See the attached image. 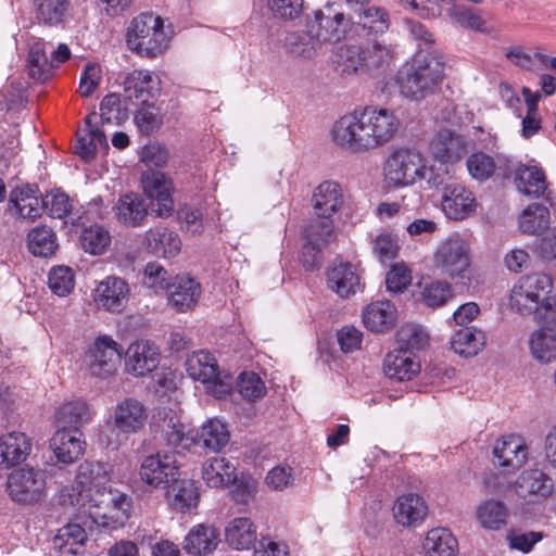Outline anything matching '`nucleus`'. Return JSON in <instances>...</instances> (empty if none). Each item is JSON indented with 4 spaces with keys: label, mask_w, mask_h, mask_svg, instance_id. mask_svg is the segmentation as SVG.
<instances>
[{
    "label": "nucleus",
    "mask_w": 556,
    "mask_h": 556,
    "mask_svg": "<svg viewBox=\"0 0 556 556\" xmlns=\"http://www.w3.org/2000/svg\"><path fill=\"white\" fill-rule=\"evenodd\" d=\"M397 318V309L388 300L376 301L367 305L363 312V321L372 332H386L394 327Z\"/></svg>",
    "instance_id": "nucleus-32"
},
{
    "label": "nucleus",
    "mask_w": 556,
    "mask_h": 556,
    "mask_svg": "<svg viewBox=\"0 0 556 556\" xmlns=\"http://www.w3.org/2000/svg\"><path fill=\"white\" fill-rule=\"evenodd\" d=\"M122 352L111 337H98L87 350L84 363L93 377L105 379L117 372Z\"/></svg>",
    "instance_id": "nucleus-8"
},
{
    "label": "nucleus",
    "mask_w": 556,
    "mask_h": 556,
    "mask_svg": "<svg viewBox=\"0 0 556 556\" xmlns=\"http://www.w3.org/2000/svg\"><path fill=\"white\" fill-rule=\"evenodd\" d=\"M92 116H96V113L86 117V128L77 134L75 144V152L85 161L92 160L99 149L109 148L105 134L91 125Z\"/></svg>",
    "instance_id": "nucleus-37"
},
{
    "label": "nucleus",
    "mask_w": 556,
    "mask_h": 556,
    "mask_svg": "<svg viewBox=\"0 0 556 556\" xmlns=\"http://www.w3.org/2000/svg\"><path fill=\"white\" fill-rule=\"evenodd\" d=\"M343 204L340 185L332 180L319 184L313 192L312 205L314 213L324 219H329Z\"/></svg>",
    "instance_id": "nucleus-26"
},
{
    "label": "nucleus",
    "mask_w": 556,
    "mask_h": 556,
    "mask_svg": "<svg viewBox=\"0 0 556 556\" xmlns=\"http://www.w3.org/2000/svg\"><path fill=\"white\" fill-rule=\"evenodd\" d=\"M530 350L535 359L546 364L556 359V333L548 328L534 331L530 338Z\"/></svg>",
    "instance_id": "nucleus-47"
},
{
    "label": "nucleus",
    "mask_w": 556,
    "mask_h": 556,
    "mask_svg": "<svg viewBox=\"0 0 556 556\" xmlns=\"http://www.w3.org/2000/svg\"><path fill=\"white\" fill-rule=\"evenodd\" d=\"M552 281L544 274H532L520 278L510 293V306L521 315L535 313L551 292Z\"/></svg>",
    "instance_id": "nucleus-7"
},
{
    "label": "nucleus",
    "mask_w": 556,
    "mask_h": 556,
    "mask_svg": "<svg viewBox=\"0 0 556 556\" xmlns=\"http://www.w3.org/2000/svg\"><path fill=\"white\" fill-rule=\"evenodd\" d=\"M336 63L342 75L351 76L365 70L363 47L342 46L336 54Z\"/></svg>",
    "instance_id": "nucleus-51"
},
{
    "label": "nucleus",
    "mask_w": 556,
    "mask_h": 556,
    "mask_svg": "<svg viewBox=\"0 0 556 556\" xmlns=\"http://www.w3.org/2000/svg\"><path fill=\"white\" fill-rule=\"evenodd\" d=\"M28 248L35 256L49 257L53 255L58 249L55 233L47 226L34 228L28 233Z\"/></svg>",
    "instance_id": "nucleus-49"
},
{
    "label": "nucleus",
    "mask_w": 556,
    "mask_h": 556,
    "mask_svg": "<svg viewBox=\"0 0 556 556\" xmlns=\"http://www.w3.org/2000/svg\"><path fill=\"white\" fill-rule=\"evenodd\" d=\"M359 113L366 132V146H369L370 151L387 144L396 135L400 121L392 111L365 108Z\"/></svg>",
    "instance_id": "nucleus-9"
},
{
    "label": "nucleus",
    "mask_w": 556,
    "mask_h": 556,
    "mask_svg": "<svg viewBox=\"0 0 556 556\" xmlns=\"http://www.w3.org/2000/svg\"><path fill=\"white\" fill-rule=\"evenodd\" d=\"M239 393L249 401H255L266 393V388L260 376L255 372H242L238 377Z\"/></svg>",
    "instance_id": "nucleus-63"
},
{
    "label": "nucleus",
    "mask_w": 556,
    "mask_h": 556,
    "mask_svg": "<svg viewBox=\"0 0 556 556\" xmlns=\"http://www.w3.org/2000/svg\"><path fill=\"white\" fill-rule=\"evenodd\" d=\"M152 428L169 446H188L193 438L186 433L185 425L180 421L178 415L172 409L162 408L153 416Z\"/></svg>",
    "instance_id": "nucleus-23"
},
{
    "label": "nucleus",
    "mask_w": 556,
    "mask_h": 556,
    "mask_svg": "<svg viewBox=\"0 0 556 556\" xmlns=\"http://www.w3.org/2000/svg\"><path fill=\"white\" fill-rule=\"evenodd\" d=\"M356 23L375 33H384L389 28V14L382 8L362 4L354 11Z\"/></svg>",
    "instance_id": "nucleus-50"
},
{
    "label": "nucleus",
    "mask_w": 556,
    "mask_h": 556,
    "mask_svg": "<svg viewBox=\"0 0 556 556\" xmlns=\"http://www.w3.org/2000/svg\"><path fill=\"white\" fill-rule=\"evenodd\" d=\"M365 70H379L389 66L392 60L390 47L380 42H370L363 48Z\"/></svg>",
    "instance_id": "nucleus-59"
},
{
    "label": "nucleus",
    "mask_w": 556,
    "mask_h": 556,
    "mask_svg": "<svg viewBox=\"0 0 556 556\" xmlns=\"http://www.w3.org/2000/svg\"><path fill=\"white\" fill-rule=\"evenodd\" d=\"M320 46L317 37L306 31L293 33L287 38L288 51L295 58L312 59Z\"/></svg>",
    "instance_id": "nucleus-53"
},
{
    "label": "nucleus",
    "mask_w": 556,
    "mask_h": 556,
    "mask_svg": "<svg viewBox=\"0 0 556 556\" xmlns=\"http://www.w3.org/2000/svg\"><path fill=\"white\" fill-rule=\"evenodd\" d=\"M160 80L149 71L135 70L124 80L125 97L131 102L147 105L160 94Z\"/></svg>",
    "instance_id": "nucleus-15"
},
{
    "label": "nucleus",
    "mask_w": 556,
    "mask_h": 556,
    "mask_svg": "<svg viewBox=\"0 0 556 556\" xmlns=\"http://www.w3.org/2000/svg\"><path fill=\"white\" fill-rule=\"evenodd\" d=\"M91 419L89 405L81 400H73L62 404L55 413L59 429L79 430Z\"/></svg>",
    "instance_id": "nucleus-38"
},
{
    "label": "nucleus",
    "mask_w": 556,
    "mask_h": 556,
    "mask_svg": "<svg viewBox=\"0 0 556 556\" xmlns=\"http://www.w3.org/2000/svg\"><path fill=\"white\" fill-rule=\"evenodd\" d=\"M159 364L160 351L151 341H136L126 351L125 367L127 372L135 377H143L152 372Z\"/></svg>",
    "instance_id": "nucleus-16"
},
{
    "label": "nucleus",
    "mask_w": 556,
    "mask_h": 556,
    "mask_svg": "<svg viewBox=\"0 0 556 556\" xmlns=\"http://www.w3.org/2000/svg\"><path fill=\"white\" fill-rule=\"evenodd\" d=\"M41 203L43 210L53 218H64L72 210L70 197L61 190L51 191L41 199Z\"/></svg>",
    "instance_id": "nucleus-62"
},
{
    "label": "nucleus",
    "mask_w": 556,
    "mask_h": 556,
    "mask_svg": "<svg viewBox=\"0 0 556 556\" xmlns=\"http://www.w3.org/2000/svg\"><path fill=\"white\" fill-rule=\"evenodd\" d=\"M110 476L111 467L108 464L86 460L77 468L76 482L78 486L93 493L96 509L90 510L92 522L116 529L129 519L132 502L127 494L106 486Z\"/></svg>",
    "instance_id": "nucleus-1"
},
{
    "label": "nucleus",
    "mask_w": 556,
    "mask_h": 556,
    "mask_svg": "<svg viewBox=\"0 0 556 556\" xmlns=\"http://www.w3.org/2000/svg\"><path fill=\"white\" fill-rule=\"evenodd\" d=\"M219 543V533L210 526H194L185 538L184 549L191 556H206Z\"/></svg>",
    "instance_id": "nucleus-34"
},
{
    "label": "nucleus",
    "mask_w": 556,
    "mask_h": 556,
    "mask_svg": "<svg viewBox=\"0 0 556 556\" xmlns=\"http://www.w3.org/2000/svg\"><path fill=\"white\" fill-rule=\"evenodd\" d=\"M422 168V155L415 150L397 149L390 154L384 164V175L393 186H407L418 180Z\"/></svg>",
    "instance_id": "nucleus-10"
},
{
    "label": "nucleus",
    "mask_w": 556,
    "mask_h": 556,
    "mask_svg": "<svg viewBox=\"0 0 556 556\" xmlns=\"http://www.w3.org/2000/svg\"><path fill=\"white\" fill-rule=\"evenodd\" d=\"M549 211L540 203L530 204L519 217V227L525 233L536 235L548 227Z\"/></svg>",
    "instance_id": "nucleus-48"
},
{
    "label": "nucleus",
    "mask_w": 556,
    "mask_h": 556,
    "mask_svg": "<svg viewBox=\"0 0 556 556\" xmlns=\"http://www.w3.org/2000/svg\"><path fill=\"white\" fill-rule=\"evenodd\" d=\"M140 245L152 255L170 258L179 253L181 241L175 231L164 225H156L143 232Z\"/></svg>",
    "instance_id": "nucleus-18"
},
{
    "label": "nucleus",
    "mask_w": 556,
    "mask_h": 556,
    "mask_svg": "<svg viewBox=\"0 0 556 556\" xmlns=\"http://www.w3.org/2000/svg\"><path fill=\"white\" fill-rule=\"evenodd\" d=\"M93 493L88 492L85 488L79 486V490L72 486H65L60 491V503L63 506H72L81 508L83 515H88L90 517V510H94L96 506L92 501Z\"/></svg>",
    "instance_id": "nucleus-56"
},
{
    "label": "nucleus",
    "mask_w": 556,
    "mask_h": 556,
    "mask_svg": "<svg viewBox=\"0 0 556 556\" xmlns=\"http://www.w3.org/2000/svg\"><path fill=\"white\" fill-rule=\"evenodd\" d=\"M396 337L400 344L399 350L406 352L421 350L428 342L427 332L419 325L415 324L403 325L397 330Z\"/></svg>",
    "instance_id": "nucleus-55"
},
{
    "label": "nucleus",
    "mask_w": 556,
    "mask_h": 556,
    "mask_svg": "<svg viewBox=\"0 0 556 556\" xmlns=\"http://www.w3.org/2000/svg\"><path fill=\"white\" fill-rule=\"evenodd\" d=\"M139 475L141 480L152 488H169L180 475L175 454L159 452L144 457Z\"/></svg>",
    "instance_id": "nucleus-11"
},
{
    "label": "nucleus",
    "mask_w": 556,
    "mask_h": 556,
    "mask_svg": "<svg viewBox=\"0 0 556 556\" xmlns=\"http://www.w3.org/2000/svg\"><path fill=\"white\" fill-rule=\"evenodd\" d=\"M130 295L128 283L116 276H108L96 288L94 302L99 307L112 313L121 312Z\"/></svg>",
    "instance_id": "nucleus-19"
},
{
    "label": "nucleus",
    "mask_w": 556,
    "mask_h": 556,
    "mask_svg": "<svg viewBox=\"0 0 556 556\" xmlns=\"http://www.w3.org/2000/svg\"><path fill=\"white\" fill-rule=\"evenodd\" d=\"M515 488L522 497L535 495L546 498L553 493L554 483L543 471L532 469L523 471L518 477Z\"/></svg>",
    "instance_id": "nucleus-40"
},
{
    "label": "nucleus",
    "mask_w": 556,
    "mask_h": 556,
    "mask_svg": "<svg viewBox=\"0 0 556 556\" xmlns=\"http://www.w3.org/2000/svg\"><path fill=\"white\" fill-rule=\"evenodd\" d=\"M451 348L460 356H476L485 344V336L481 330L475 328H463L457 330L451 338Z\"/></svg>",
    "instance_id": "nucleus-44"
},
{
    "label": "nucleus",
    "mask_w": 556,
    "mask_h": 556,
    "mask_svg": "<svg viewBox=\"0 0 556 556\" xmlns=\"http://www.w3.org/2000/svg\"><path fill=\"white\" fill-rule=\"evenodd\" d=\"M87 541V532L79 523H67L60 528L53 538V546L61 556H76L80 554Z\"/></svg>",
    "instance_id": "nucleus-39"
},
{
    "label": "nucleus",
    "mask_w": 556,
    "mask_h": 556,
    "mask_svg": "<svg viewBox=\"0 0 556 556\" xmlns=\"http://www.w3.org/2000/svg\"><path fill=\"white\" fill-rule=\"evenodd\" d=\"M31 444L23 432H8L0 437V467L11 468L26 459Z\"/></svg>",
    "instance_id": "nucleus-30"
},
{
    "label": "nucleus",
    "mask_w": 556,
    "mask_h": 556,
    "mask_svg": "<svg viewBox=\"0 0 556 556\" xmlns=\"http://www.w3.org/2000/svg\"><path fill=\"white\" fill-rule=\"evenodd\" d=\"M127 45L141 56L155 58L167 47L163 21L151 13L135 17L127 30Z\"/></svg>",
    "instance_id": "nucleus-4"
},
{
    "label": "nucleus",
    "mask_w": 556,
    "mask_h": 556,
    "mask_svg": "<svg viewBox=\"0 0 556 556\" xmlns=\"http://www.w3.org/2000/svg\"><path fill=\"white\" fill-rule=\"evenodd\" d=\"M7 491L16 503L37 504L47 495V473L39 467L24 465L9 475Z\"/></svg>",
    "instance_id": "nucleus-6"
},
{
    "label": "nucleus",
    "mask_w": 556,
    "mask_h": 556,
    "mask_svg": "<svg viewBox=\"0 0 556 556\" xmlns=\"http://www.w3.org/2000/svg\"><path fill=\"white\" fill-rule=\"evenodd\" d=\"M35 14L39 24L59 26L70 15V0H34Z\"/></svg>",
    "instance_id": "nucleus-43"
},
{
    "label": "nucleus",
    "mask_w": 556,
    "mask_h": 556,
    "mask_svg": "<svg viewBox=\"0 0 556 556\" xmlns=\"http://www.w3.org/2000/svg\"><path fill=\"white\" fill-rule=\"evenodd\" d=\"M475 516L479 526L484 530L498 531L507 525L509 511L502 501L489 498L477 505Z\"/></svg>",
    "instance_id": "nucleus-35"
},
{
    "label": "nucleus",
    "mask_w": 556,
    "mask_h": 556,
    "mask_svg": "<svg viewBox=\"0 0 556 556\" xmlns=\"http://www.w3.org/2000/svg\"><path fill=\"white\" fill-rule=\"evenodd\" d=\"M428 506L425 500L414 493L400 496L393 506V516L404 527H417L426 518Z\"/></svg>",
    "instance_id": "nucleus-29"
},
{
    "label": "nucleus",
    "mask_w": 556,
    "mask_h": 556,
    "mask_svg": "<svg viewBox=\"0 0 556 556\" xmlns=\"http://www.w3.org/2000/svg\"><path fill=\"white\" fill-rule=\"evenodd\" d=\"M365 134L359 112L343 115L334 123L331 130L333 141L353 153L370 151L369 146H366Z\"/></svg>",
    "instance_id": "nucleus-12"
},
{
    "label": "nucleus",
    "mask_w": 556,
    "mask_h": 556,
    "mask_svg": "<svg viewBox=\"0 0 556 556\" xmlns=\"http://www.w3.org/2000/svg\"><path fill=\"white\" fill-rule=\"evenodd\" d=\"M141 182L144 194L151 201L152 212L162 218L170 216L174 212L172 180L161 172L151 170L142 175Z\"/></svg>",
    "instance_id": "nucleus-13"
},
{
    "label": "nucleus",
    "mask_w": 556,
    "mask_h": 556,
    "mask_svg": "<svg viewBox=\"0 0 556 556\" xmlns=\"http://www.w3.org/2000/svg\"><path fill=\"white\" fill-rule=\"evenodd\" d=\"M225 540L235 549H248L256 542V527L250 518H235L225 529Z\"/></svg>",
    "instance_id": "nucleus-42"
},
{
    "label": "nucleus",
    "mask_w": 556,
    "mask_h": 556,
    "mask_svg": "<svg viewBox=\"0 0 556 556\" xmlns=\"http://www.w3.org/2000/svg\"><path fill=\"white\" fill-rule=\"evenodd\" d=\"M50 446L59 462L66 465L72 464L84 454L83 432L80 430L58 429L50 440Z\"/></svg>",
    "instance_id": "nucleus-25"
},
{
    "label": "nucleus",
    "mask_w": 556,
    "mask_h": 556,
    "mask_svg": "<svg viewBox=\"0 0 556 556\" xmlns=\"http://www.w3.org/2000/svg\"><path fill=\"white\" fill-rule=\"evenodd\" d=\"M433 157L441 163H456L467 152L465 139L451 130H441L430 143Z\"/></svg>",
    "instance_id": "nucleus-27"
},
{
    "label": "nucleus",
    "mask_w": 556,
    "mask_h": 556,
    "mask_svg": "<svg viewBox=\"0 0 556 556\" xmlns=\"http://www.w3.org/2000/svg\"><path fill=\"white\" fill-rule=\"evenodd\" d=\"M383 370L387 377L396 381H406L420 371V365L412 353L395 350L387 354L383 361Z\"/></svg>",
    "instance_id": "nucleus-33"
},
{
    "label": "nucleus",
    "mask_w": 556,
    "mask_h": 556,
    "mask_svg": "<svg viewBox=\"0 0 556 556\" xmlns=\"http://www.w3.org/2000/svg\"><path fill=\"white\" fill-rule=\"evenodd\" d=\"M493 455L498 466L517 470L527 460V446L520 437H504L494 444Z\"/></svg>",
    "instance_id": "nucleus-28"
},
{
    "label": "nucleus",
    "mask_w": 556,
    "mask_h": 556,
    "mask_svg": "<svg viewBox=\"0 0 556 556\" xmlns=\"http://www.w3.org/2000/svg\"><path fill=\"white\" fill-rule=\"evenodd\" d=\"M202 293L201 285L188 275H176L166 290L168 305L177 312L192 309Z\"/></svg>",
    "instance_id": "nucleus-20"
},
{
    "label": "nucleus",
    "mask_w": 556,
    "mask_h": 556,
    "mask_svg": "<svg viewBox=\"0 0 556 556\" xmlns=\"http://www.w3.org/2000/svg\"><path fill=\"white\" fill-rule=\"evenodd\" d=\"M473 193L459 184L446 185L442 194V208L452 219H464L476 211Z\"/></svg>",
    "instance_id": "nucleus-22"
},
{
    "label": "nucleus",
    "mask_w": 556,
    "mask_h": 556,
    "mask_svg": "<svg viewBox=\"0 0 556 556\" xmlns=\"http://www.w3.org/2000/svg\"><path fill=\"white\" fill-rule=\"evenodd\" d=\"M471 265L470 244L458 236L440 242L433 254V266L440 275L464 286L470 282Z\"/></svg>",
    "instance_id": "nucleus-3"
},
{
    "label": "nucleus",
    "mask_w": 556,
    "mask_h": 556,
    "mask_svg": "<svg viewBox=\"0 0 556 556\" xmlns=\"http://www.w3.org/2000/svg\"><path fill=\"white\" fill-rule=\"evenodd\" d=\"M10 214L16 218L35 220L41 216L43 204L36 185H23L11 190L8 202Z\"/></svg>",
    "instance_id": "nucleus-17"
},
{
    "label": "nucleus",
    "mask_w": 556,
    "mask_h": 556,
    "mask_svg": "<svg viewBox=\"0 0 556 556\" xmlns=\"http://www.w3.org/2000/svg\"><path fill=\"white\" fill-rule=\"evenodd\" d=\"M185 366L189 377L201 382L208 394L222 399L230 393L231 379L227 375H222L215 356L210 352H193L187 357Z\"/></svg>",
    "instance_id": "nucleus-5"
},
{
    "label": "nucleus",
    "mask_w": 556,
    "mask_h": 556,
    "mask_svg": "<svg viewBox=\"0 0 556 556\" xmlns=\"http://www.w3.org/2000/svg\"><path fill=\"white\" fill-rule=\"evenodd\" d=\"M202 479L210 488H225L236 481V467L225 457L214 456L203 463Z\"/></svg>",
    "instance_id": "nucleus-36"
},
{
    "label": "nucleus",
    "mask_w": 556,
    "mask_h": 556,
    "mask_svg": "<svg viewBox=\"0 0 556 556\" xmlns=\"http://www.w3.org/2000/svg\"><path fill=\"white\" fill-rule=\"evenodd\" d=\"M453 298L452 286L447 281H432L422 287L418 300L427 307H441Z\"/></svg>",
    "instance_id": "nucleus-54"
},
{
    "label": "nucleus",
    "mask_w": 556,
    "mask_h": 556,
    "mask_svg": "<svg viewBox=\"0 0 556 556\" xmlns=\"http://www.w3.org/2000/svg\"><path fill=\"white\" fill-rule=\"evenodd\" d=\"M515 181L520 192L534 199L541 198L547 188L545 173L538 166L520 165Z\"/></svg>",
    "instance_id": "nucleus-41"
},
{
    "label": "nucleus",
    "mask_w": 556,
    "mask_h": 556,
    "mask_svg": "<svg viewBox=\"0 0 556 556\" xmlns=\"http://www.w3.org/2000/svg\"><path fill=\"white\" fill-rule=\"evenodd\" d=\"M444 76V63L437 55L418 53L401 73L400 88L404 97L420 100L433 93Z\"/></svg>",
    "instance_id": "nucleus-2"
},
{
    "label": "nucleus",
    "mask_w": 556,
    "mask_h": 556,
    "mask_svg": "<svg viewBox=\"0 0 556 556\" xmlns=\"http://www.w3.org/2000/svg\"><path fill=\"white\" fill-rule=\"evenodd\" d=\"M80 241L86 252L101 254L110 244L111 237L106 229L94 225L84 229Z\"/></svg>",
    "instance_id": "nucleus-58"
},
{
    "label": "nucleus",
    "mask_w": 556,
    "mask_h": 556,
    "mask_svg": "<svg viewBox=\"0 0 556 556\" xmlns=\"http://www.w3.org/2000/svg\"><path fill=\"white\" fill-rule=\"evenodd\" d=\"M357 267L349 262H334L327 270V287L341 298L354 295L362 289Z\"/></svg>",
    "instance_id": "nucleus-21"
},
{
    "label": "nucleus",
    "mask_w": 556,
    "mask_h": 556,
    "mask_svg": "<svg viewBox=\"0 0 556 556\" xmlns=\"http://www.w3.org/2000/svg\"><path fill=\"white\" fill-rule=\"evenodd\" d=\"M74 274L70 267H53L48 277L49 288L59 296L67 295L74 288Z\"/></svg>",
    "instance_id": "nucleus-60"
},
{
    "label": "nucleus",
    "mask_w": 556,
    "mask_h": 556,
    "mask_svg": "<svg viewBox=\"0 0 556 556\" xmlns=\"http://www.w3.org/2000/svg\"><path fill=\"white\" fill-rule=\"evenodd\" d=\"M192 442L210 451L218 452L229 442V433L226 426L214 418L202 425L197 439H193Z\"/></svg>",
    "instance_id": "nucleus-45"
},
{
    "label": "nucleus",
    "mask_w": 556,
    "mask_h": 556,
    "mask_svg": "<svg viewBox=\"0 0 556 556\" xmlns=\"http://www.w3.org/2000/svg\"><path fill=\"white\" fill-rule=\"evenodd\" d=\"M114 427L124 434L138 433L148 420L146 405L137 399L126 397L118 402L113 409Z\"/></svg>",
    "instance_id": "nucleus-14"
},
{
    "label": "nucleus",
    "mask_w": 556,
    "mask_h": 556,
    "mask_svg": "<svg viewBox=\"0 0 556 556\" xmlns=\"http://www.w3.org/2000/svg\"><path fill=\"white\" fill-rule=\"evenodd\" d=\"M458 543L445 528H435L428 532L424 549L427 556H456Z\"/></svg>",
    "instance_id": "nucleus-46"
},
{
    "label": "nucleus",
    "mask_w": 556,
    "mask_h": 556,
    "mask_svg": "<svg viewBox=\"0 0 556 556\" xmlns=\"http://www.w3.org/2000/svg\"><path fill=\"white\" fill-rule=\"evenodd\" d=\"M28 70L29 75L38 80L45 81L52 76L53 63L47 56L45 42L37 41L30 47Z\"/></svg>",
    "instance_id": "nucleus-52"
},
{
    "label": "nucleus",
    "mask_w": 556,
    "mask_h": 556,
    "mask_svg": "<svg viewBox=\"0 0 556 556\" xmlns=\"http://www.w3.org/2000/svg\"><path fill=\"white\" fill-rule=\"evenodd\" d=\"M169 488H172L176 506L184 509L197 505L199 494L193 481L179 480L178 478L176 482L170 483Z\"/></svg>",
    "instance_id": "nucleus-61"
},
{
    "label": "nucleus",
    "mask_w": 556,
    "mask_h": 556,
    "mask_svg": "<svg viewBox=\"0 0 556 556\" xmlns=\"http://www.w3.org/2000/svg\"><path fill=\"white\" fill-rule=\"evenodd\" d=\"M173 277H169L167 270L156 262H151L146 265L143 283L148 288L159 293L168 289Z\"/></svg>",
    "instance_id": "nucleus-64"
},
{
    "label": "nucleus",
    "mask_w": 556,
    "mask_h": 556,
    "mask_svg": "<svg viewBox=\"0 0 556 556\" xmlns=\"http://www.w3.org/2000/svg\"><path fill=\"white\" fill-rule=\"evenodd\" d=\"M113 212L117 222L123 226L138 228L144 225L149 208L140 194L129 192L119 197L113 206Z\"/></svg>",
    "instance_id": "nucleus-24"
},
{
    "label": "nucleus",
    "mask_w": 556,
    "mask_h": 556,
    "mask_svg": "<svg viewBox=\"0 0 556 556\" xmlns=\"http://www.w3.org/2000/svg\"><path fill=\"white\" fill-rule=\"evenodd\" d=\"M318 24L316 37L319 42H338L346 31L348 22L342 12H337L332 7H326L315 13Z\"/></svg>",
    "instance_id": "nucleus-31"
},
{
    "label": "nucleus",
    "mask_w": 556,
    "mask_h": 556,
    "mask_svg": "<svg viewBox=\"0 0 556 556\" xmlns=\"http://www.w3.org/2000/svg\"><path fill=\"white\" fill-rule=\"evenodd\" d=\"M469 174L479 181H485L493 176L497 168L496 161L484 152H476L466 162Z\"/></svg>",
    "instance_id": "nucleus-57"
}]
</instances>
